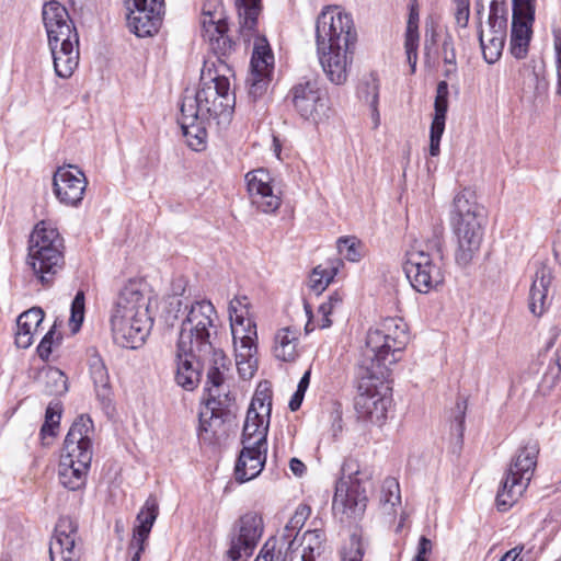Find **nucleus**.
I'll list each match as a JSON object with an SVG mask.
<instances>
[{
  "label": "nucleus",
  "mask_w": 561,
  "mask_h": 561,
  "mask_svg": "<svg viewBox=\"0 0 561 561\" xmlns=\"http://www.w3.org/2000/svg\"><path fill=\"white\" fill-rule=\"evenodd\" d=\"M201 25L204 39L217 56L218 66L211 64L210 67L205 62L201 88L196 92L186 91L182 98L179 123L194 150H201L205 145L208 127L229 123L236 101L227 77L231 69L224 60L234 49L236 43L227 35V18L220 1L204 3Z\"/></svg>",
  "instance_id": "nucleus-1"
},
{
  "label": "nucleus",
  "mask_w": 561,
  "mask_h": 561,
  "mask_svg": "<svg viewBox=\"0 0 561 561\" xmlns=\"http://www.w3.org/2000/svg\"><path fill=\"white\" fill-rule=\"evenodd\" d=\"M178 319L181 320L176 343L179 350L183 353L211 354L213 365L208 370L218 367L224 373L227 357L221 350L213 346V339L217 333V311L214 305L206 299L184 304L182 299L173 297L168 302L165 321L173 327Z\"/></svg>",
  "instance_id": "nucleus-2"
},
{
  "label": "nucleus",
  "mask_w": 561,
  "mask_h": 561,
  "mask_svg": "<svg viewBox=\"0 0 561 561\" xmlns=\"http://www.w3.org/2000/svg\"><path fill=\"white\" fill-rule=\"evenodd\" d=\"M409 340L408 324L401 318L383 319L368 330L357 368L366 374L375 371L379 378L390 375V367L400 360Z\"/></svg>",
  "instance_id": "nucleus-3"
},
{
  "label": "nucleus",
  "mask_w": 561,
  "mask_h": 561,
  "mask_svg": "<svg viewBox=\"0 0 561 561\" xmlns=\"http://www.w3.org/2000/svg\"><path fill=\"white\" fill-rule=\"evenodd\" d=\"M93 431L90 416L81 414L76 417L66 435L58 465V478L60 484L70 491L81 490L87 483L93 456Z\"/></svg>",
  "instance_id": "nucleus-4"
},
{
  "label": "nucleus",
  "mask_w": 561,
  "mask_h": 561,
  "mask_svg": "<svg viewBox=\"0 0 561 561\" xmlns=\"http://www.w3.org/2000/svg\"><path fill=\"white\" fill-rule=\"evenodd\" d=\"M485 209L478 204L473 192L463 190L454 197L450 224L457 238L455 261L469 265L480 250L485 224Z\"/></svg>",
  "instance_id": "nucleus-5"
},
{
  "label": "nucleus",
  "mask_w": 561,
  "mask_h": 561,
  "mask_svg": "<svg viewBox=\"0 0 561 561\" xmlns=\"http://www.w3.org/2000/svg\"><path fill=\"white\" fill-rule=\"evenodd\" d=\"M443 234L444 228L436 226L424 244L407 252L404 273L411 286L421 294L437 289L445 280Z\"/></svg>",
  "instance_id": "nucleus-6"
},
{
  "label": "nucleus",
  "mask_w": 561,
  "mask_h": 561,
  "mask_svg": "<svg viewBox=\"0 0 561 561\" xmlns=\"http://www.w3.org/2000/svg\"><path fill=\"white\" fill-rule=\"evenodd\" d=\"M64 239L56 228L37 224L28 241L27 262L42 285L48 287L65 266Z\"/></svg>",
  "instance_id": "nucleus-7"
},
{
  "label": "nucleus",
  "mask_w": 561,
  "mask_h": 561,
  "mask_svg": "<svg viewBox=\"0 0 561 561\" xmlns=\"http://www.w3.org/2000/svg\"><path fill=\"white\" fill-rule=\"evenodd\" d=\"M539 444L536 440H528L518 448L496 494L500 511L508 510L527 489L537 466Z\"/></svg>",
  "instance_id": "nucleus-8"
},
{
  "label": "nucleus",
  "mask_w": 561,
  "mask_h": 561,
  "mask_svg": "<svg viewBox=\"0 0 561 561\" xmlns=\"http://www.w3.org/2000/svg\"><path fill=\"white\" fill-rule=\"evenodd\" d=\"M376 376L375 371L366 374L362 368H357L358 393L355 398V410L358 417L380 425L387 419L391 399L387 396L389 375L382 374L378 379Z\"/></svg>",
  "instance_id": "nucleus-9"
},
{
  "label": "nucleus",
  "mask_w": 561,
  "mask_h": 561,
  "mask_svg": "<svg viewBox=\"0 0 561 561\" xmlns=\"http://www.w3.org/2000/svg\"><path fill=\"white\" fill-rule=\"evenodd\" d=\"M208 398L206 405L210 410L209 419L199 415L198 437L205 443H213L218 428L231 415L234 399L224 388V374L214 367L208 370L206 387Z\"/></svg>",
  "instance_id": "nucleus-10"
},
{
  "label": "nucleus",
  "mask_w": 561,
  "mask_h": 561,
  "mask_svg": "<svg viewBox=\"0 0 561 561\" xmlns=\"http://www.w3.org/2000/svg\"><path fill=\"white\" fill-rule=\"evenodd\" d=\"M316 43L318 51L355 46L356 31L351 15L337 7H327L316 21Z\"/></svg>",
  "instance_id": "nucleus-11"
},
{
  "label": "nucleus",
  "mask_w": 561,
  "mask_h": 561,
  "mask_svg": "<svg viewBox=\"0 0 561 561\" xmlns=\"http://www.w3.org/2000/svg\"><path fill=\"white\" fill-rule=\"evenodd\" d=\"M354 462L345 461L342 478L335 484L333 511L341 513L346 519L362 517L367 506V494L357 478L358 470H353Z\"/></svg>",
  "instance_id": "nucleus-12"
},
{
  "label": "nucleus",
  "mask_w": 561,
  "mask_h": 561,
  "mask_svg": "<svg viewBox=\"0 0 561 561\" xmlns=\"http://www.w3.org/2000/svg\"><path fill=\"white\" fill-rule=\"evenodd\" d=\"M264 530L263 518L255 512L242 515L229 535L226 561H249Z\"/></svg>",
  "instance_id": "nucleus-13"
},
{
  "label": "nucleus",
  "mask_w": 561,
  "mask_h": 561,
  "mask_svg": "<svg viewBox=\"0 0 561 561\" xmlns=\"http://www.w3.org/2000/svg\"><path fill=\"white\" fill-rule=\"evenodd\" d=\"M152 327V319L147 313L138 317L112 314L111 329L114 342L125 348H138L148 336Z\"/></svg>",
  "instance_id": "nucleus-14"
},
{
  "label": "nucleus",
  "mask_w": 561,
  "mask_h": 561,
  "mask_svg": "<svg viewBox=\"0 0 561 561\" xmlns=\"http://www.w3.org/2000/svg\"><path fill=\"white\" fill-rule=\"evenodd\" d=\"M78 524L69 516L58 519L49 542L51 561H79L81 548L77 545Z\"/></svg>",
  "instance_id": "nucleus-15"
},
{
  "label": "nucleus",
  "mask_w": 561,
  "mask_h": 561,
  "mask_svg": "<svg viewBox=\"0 0 561 561\" xmlns=\"http://www.w3.org/2000/svg\"><path fill=\"white\" fill-rule=\"evenodd\" d=\"M274 56L265 39L255 44L252 58L251 71L247 78L249 96L255 101L261 98L267 89L270 75L273 69Z\"/></svg>",
  "instance_id": "nucleus-16"
},
{
  "label": "nucleus",
  "mask_w": 561,
  "mask_h": 561,
  "mask_svg": "<svg viewBox=\"0 0 561 561\" xmlns=\"http://www.w3.org/2000/svg\"><path fill=\"white\" fill-rule=\"evenodd\" d=\"M72 172L66 167H59L53 176V188L57 199L71 207H77L81 204L87 188V179L84 173L75 168Z\"/></svg>",
  "instance_id": "nucleus-17"
},
{
  "label": "nucleus",
  "mask_w": 561,
  "mask_h": 561,
  "mask_svg": "<svg viewBox=\"0 0 561 561\" xmlns=\"http://www.w3.org/2000/svg\"><path fill=\"white\" fill-rule=\"evenodd\" d=\"M289 95L296 112L304 119L317 122L325 107L323 93L316 81L295 84Z\"/></svg>",
  "instance_id": "nucleus-18"
},
{
  "label": "nucleus",
  "mask_w": 561,
  "mask_h": 561,
  "mask_svg": "<svg viewBox=\"0 0 561 561\" xmlns=\"http://www.w3.org/2000/svg\"><path fill=\"white\" fill-rule=\"evenodd\" d=\"M211 354H202L197 352H181L176 346L175 353V381L185 390H193L197 387L202 369L207 366V370L213 365Z\"/></svg>",
  "instance_id": "nucleus-19"
},
{
  "label": "nucleus",
  "mask_w": 561,
  "mask_h": 561,
  "mask_svg": "<svg viewBox=\"0 0 561 561\" xmlns=\"http://www.w3.org/2000/svg\"><path fill=\"white\" fill-rule=\"evenodd\" d=\"M43 23L48 41L75 38L78 36L73 21L67 8L59 1L50 0L42 9Z\"/></svg>",
  "instance_id": "nucleus-20"
},
{
  "label": "nucleus",
  "mask_w": 561,
  "mask_h": 561,
  "mask_svg": "<svg viewBox=\"0 0 561 561\" xmlns=\"http://www.w3.org/2000/svg\"><path fill=\"white\" fill-rule=\"evenodd\" d=\"M252 203L263 213H274L280 206V198L273 193L271 175L264 169L250 171L245 175Z\"/></svg>",
  "instance_id": "nucleus-21"
},
{
  "label": "nucleus",
  "mask_w": 561,
  "mask_h": 561,
  "mask_svg": "<svg viewBox=\"0 0 561 561\" xmlns=\"http://www.w3.org/2000/svg\"><path fill=\"white\" fill-rule=\"evenodd\" d=\"M318 53L321 66L329 80L334 84L345 83L353 62L354 46H343Z\"/></svg>",
  "instance_id": "nucleus-22"
},
{
  "label": "nucleus",
  "mask_w": 561,
  "mask_h": 561,
  "mask_svg": "<svg viewBox=\"0 0 561 561\" xmlns=\"http://www.w3.org/2000/svg\"><path fill=\"white\" fill-rule=\"evenodd\" d=\"M150 297L145 293V284L137 280L128 282L119 291L112 314L138 317L139 313L149 314Z\"/></svg>",
  "instance_id": "nucleus-23"
},
{
  "label": "nucleus",
  "mask_w": 561,
  "mask_h": 561,
  "mask_svg": "<svg viewBox=\"0 0 561 561\" xmlns=\"http://www.w3.org/2000/svg\"><path fill=\"white\" fill-rule=\"evenodd\" d=\"M55 72L60 78H69L79 64V35L75 38L48 41Z\"/></svg>",
  "instance_id": "nucleus-24"
},
{
  "label": "nucleus",
  "mask_w": 561,
  "mask_h": 561,
  "mask_svg": "<svg viewBox=\"0 0 561 561\" xmlns=\"http://www.w3.org/2000/svg\"><path fill=\"white\" fill-rule=\"evenodd\" d=\"M127 23L130 31L138 37H147L156 34L162 23L164 7L138 5L128 9Z\"/></svg>",
  "instance_id": "nucleus-25"
},
{
  "label": "nucleus",
  "mask_w": 561,
  "mask_h": 561,
  "mask_svg": "<svg viewBox=\"0 0 561 561\" xmlns=\"http://www.w3.org/2000/svg\"><path fill=\"white\" fill-rule=\"evenodd\" d=\"M448 83L439 81L436 87V96L434 101V116L430 128V154L436 157L439 154V144L445 130L446 115L448 111Z\"/></svg>",
  "instance_id": "nucleus-26"
},
{
  "label": "nucleus",
  "mask_w": 561,
  "mask_h": 561,
  "mask_svg": "<svg viewBox=\"0 0 561 561\" xmlns=\"http://www.w3.org/2000/svg\"><path fill=\"white\" fill-rule=\"evenodd\" d=\"M267 446H243L234 468L240 483L256 478L264 468Z\"/></svg>",
  "instance_id": "nucleus-27"
},
{
  "label": "nucleus",
  "mask_w": 561,
  "mask_h": 561,
  "mask_svg": "<svg viewBox=\"0 0 561 561\" xmlns=\"http://www.w3.org/2000/svg\"><path fill=\"white\" fill-rule=\"evenodd\" d=\"M245 320V317L242 314L234 316V318L232 317V319H230L233 343L237 350L236 357L252 358L256 352V324L254 320H248L250 329L247 333L244 331Z\"/></svg>",
  "instance_id": "nucleus-28"
},
{
  "label": "nucleus",
  "mask_w": 561,
  "mask_h": 561,
  "mask_svg": "<svg viewBox=\"0 0 561 561\" xmlns=\"http://www.w3.org/2000/svg\"><path fill=\"white\" fill-rule=\"evenodd\" d=\"M239 34L247 44L257 33L259 16L262 13V0H236Z\"/></svg>",
  "instance_id": "nucleus-29"
},
{
  "label": "nucleus",
  "mask_w": 561,
  "mask_h": 561,
  "mask_svg": "<svg viewBox=\"0 0 561 561\" xmlns=\"http://www.w3.org/2000/svg\"><path fill=\"white\" fill-rule=\"evenodd\" d=\"M534 20L535 15L528 18L518 13V11L516 12V10L513 12L510 49L517 59H524L528 54Z\"/></svg>",
  "instance_id": "nucleus-30"
},
{
  "label": "nucleus",
  "mask_w": 561,
  "mask_h": 561,
  "mask_svg": "<svg viewBox=\"0 0 561 561\" xmlns=\"http://www.w3.org/2000/svg\"><path fill=\"white\" fill-rule=\"evenodd\" d=\"M270 420L255 409H248L242 431L243 446H267Z\"/></svg>",
  "instance_id": "nucleus-31"
},
{
  "label": "nucleus",
  "mask_w": 561,
  "mask_h": 561,
  "mask_svg": "<svg viewBox=\"0 0 561 561\" xmlns=\"http://www.w3.org/2000/svg\"><path fill=\"white\" fill-rule=\"evenodd\" d=\"M551 279L552 275L548 267L540 265L536 270L529 290V310L537 317L541 316L547 309L548 290Z\"/></svg>",
  "instance_id": "nucleus-32"
},
{
  "label": "nucleus",
  "mask_w": 561,
  "mask_h": 561,
  "mask_svg": "<svg viewBox=\"0 0 561 561\" xmlns=\"http://www.w3.org/2000/svg\"><path fill=\"white\" fill-rule=\"evenodd\" d=\"M419 3L417 0H410L409 4V18L407 22L404 48L408 58V62L411 66L412 72L415 71L417 62V48L420 43L419 34Z\"/></svg>",
  "instance_id": "nucleus-33"
},
{
  "label": "nucleus",
  "mask_w": 561,
  "mask_h": 561,
  "mask_svg": "<svg viewBox=\"0 0 561 561\" xmlns=\"http://www.w3.org/2000/svg\"><path fill=\"white\" fill-rule=\"evenodd\" d=\"M299 331L289 327L279 329L274 337V355L283 362L294 360L297 353Z\"/></svg>",
  "instance_id": "nucleus-34"
},
{
  "label": "nucleus",
  "mask_w": 561,
  "mask_h": 561,
  "mask_svg": "<svg viewBox=\"0 0 561 561\" xmlns=\"http://www.w3.org/2000/svg\"><path fill=\"white\" fill-rule=\"evenodd\" d=\"M158 515V501L154 496L150 495L137 514L136 520L138 525L135 526L133 536L139 540H147Z\"/></svg>",
  "instance_id": "nucleus-35"
},
{
  "label": "nucleus",
  "mask_w": 561,
  "mask_h": 561,
  "mask_svg": "<svg viewBox=\"0 0 561 561\" xmlns=\"http://www.w3.org/2000/svg\"><path fill=\"white\" fill-rule=\"evenodd\" d=\"M90 374L94 383L96 397L105 402L110 399L111 387L110 376L107 368L99 355H94L90 358Z\"/></svg>",
  "instance_id": "nucleus-36"
},
{
  "label": "nucleus",
  "mask_w": 561,
  "mask_h": 561,
  "mask_svg": "<svg viewBox=\"0 0 561 561\" xmlns=\"http://www.w3.org/2000/svg\"><path fill=\"white\" fill-rule=\"evenodd\" d=\"M343 265L342 261L336 259L329 261L325 265L320 264L312 270L310 275L309 285L316 294H321L329 284L333 280Z\"/></svg>",
  "instance_id": "nucleus-37"
},
{
  "label": "nucleus",
  "mask_w": 561,
  "mask_h": 561,
  "mask_svg": "<svg viewBox=\"0 0 561 561\" xmlns=\"http://www.w3.org/2000/svg\"><path fill=\"white\" fill-rule=\"evenodd\" d=\"M325 535L321 529L307 530L301 540V561H314L316 554H320Z\"/></svg>",
  "instance_id": "nucleus-38"
},
{
  "label": "nucleus",
  "mask_w": 561,
  "mask_h": 561,
  "mask_svg": "<svg viewBox=\"0 0 561 561\" xmlns=\"http://www.w3.org/2000/svg\"><path fill=\"white\" fill-rule=\"evenodd\" d=\"M61 419V405L59 402H50L45 412V422L41 427V437L44 445H49L48 438L57 435Z\"/></svg>",
  "instance_id": "nucleus-39"
},
{
  "label": "nucleus",
  "mask_w": 561,
  "mask_h": 561,
  "mask_svg": "<svg viewBox=\"0 0 561 561\" xmlns=\"http://www.w3.org/2000/svg\"><path fill=\"white\" fill-rule=\"evenodd\" d=\"M479 42L482 49V55L484 60L488 64H494L499 60L502 55L505 36H499L494 34H490L488 41H484L483 31L480 27L479 30Z\"/></svg>",
  "instance_id": "nucleus-40"
},
{
  "label": "nucleus",
  "mask_w": 561,
  "mask_h": 561,
  "mask_svg": "<svg viewBox=\"0 0 561 561\" xmlns=\"http://www.w3.org/2000/svg\"><path fill=\"white\" fill-rule=\"evenodd\" d=\"M380 503L389 514L394 512L397 505H400V486L394 478L385 479L381 486Z\"/></svg>",
  "instance_id": "nucleus-41"
},
{
  "label": "nucleus",
  "mask_w": 561,
  "mask_h": 561,
  "mask_svg": "<svg viewBox=\"0 0 561 561\" xmlns=\"http://www.w3.org/2000/svg\"><path fill=\"white\" fill-rule=\"evenodd\" d=\"M337 251L350 262H359L365 255V245L355 237H343L337 240Z\"/></svg>",
  "instance_id": "nucleus-42"
},
{
  "label": "nucleus",
  "mask_w": 561,
  "mask_h": 561,
  "mask_svg": "<svg viewBox=\"0 0 561 561\" xmlns=\"http://www.w3.org/2000/svg\"><path fill=\"white\" fill-rule=\"evenodd\" d=\"M379 80L374 73L364 76L357 88L358 98L374 105L379 100Z\"/></svg>",
  "instance_id": "nucleus-43"
},
{
  "label": "nucleus",
  "mask_w": 561,
  "mask_h": 561,
  "mask_svg": "<svg viewBox=\"0 0 561 561\" xmlns=\"http://www.w3.org/2000/svg\"><path fill=\"white\" fill-rule=\"evenodd\" d=\"M44 319V311L39 307H33L21 313L16 320L19 330L34 333Z\"/></svg>",
  "instance_id": "nucleus-44"
},
{
  "label": "nucleus",
  "mask_w": 561,
  "mask_h": 561,
  "mask_svg": "<svg viewBox=\"0 0 561 561\" xmlns=\"http://www.w3.org/2000/svg\"><path fill=\"white\" fill-rule=\"evenodd\" d=\"M364 556V546L360 535L354 533L351 535L347 543L344 545L341 551L343 561H362Z\"/></svg>",
  "instance_id": "nucleus-45"
},
{
  "label": "nucleus",
  "mask_w": 561,
  "mask_h": 561,
  "mask_svg": "<svg viewBox=\"0 0 561 561\" xmlns=\"http://www.w3.org/2000/svg\"><path fill=\"white\" fill-rule=\"evenodd\" d=\"M442 57H443L444 64L446 66H448L444 71V76L449 77L450 75L455 73L457 70L455 44H454V38L450 34H446L443 39Z\"/></svg>",
  "instance_id": "nucleus-46"
},
{
  "label": "nucleus",
  "mask_w": 561,
  "mask_h": 561,
  "mask_svg": "<svg viewBox=\"0 0 561 561\" xmlns=\"http://www.w3.org/2000/svg\"><path fill=\"white\" fill-rule=\"evenodd\" d=\"M311 510L308 505L300 504L285 527V539H289L294 530H299L308 519Z\"/></svg>",
  "instance_id": "nucleus-47"
},
{
  "label": "nucleus",
  "mask_w": 561,
  "mask_h": 561,
  "mask_svg": "<svg viewBox=\"0 0 561 561\" xmlns=\"http://www.w3.org/2000/svg\"><path fill=\"white\" fill-rule=\"evenodd\" d=\"M84 319V293L79 290L71 304V316L70 322L72 324V331L77 332L81 327Z\"/></svg>",
  "instance_id": "nucleus-48"
},
{
  "label": "nucleus",
  "mask_w": 561,
  "mask_h": 561,
  "mask_svg": "<svg viewBox=\"0 0 561 561\" xmlns=\"http://www.w3.org/2000/svg\"><path fill=\"white\" fill-rule=\"evenodd\" d=\"M249 409H255L260 413L264 414V417H266V420H270L272 411V399L266 392L257 389L255 391V394L251 401Z\"/></svg>",
  "instance_id": "nucleus-49"
},
{
  "label": "nucleus",
  "mask_w": 561,
  "mask_h": 561,
  "mask_svg": "<svg viewBox=\"0 0 561 561\" xmlns=\"http://www.w3.org/2000/svg\"><path fill=\"white\" fill-rule=\"evenodd\" d=\"M249 314V301L247 296L234 297L229 304V318L232 319L234 316Z\"/></svg>",
  "instance_id": "nucleus-50"
},
{
  "label": "nucleus",
  "mask_w": 561,
  "mask_h": 561,
  "mask_svg": "<svg viewBox=\"0 0 561 561\" xmlns=\"http://www.w3.org/2000/svg\"><path fill=\"white\" fill-rule=\"evenodd\" d=\"M455 410L454 422L456 423V431L458 432L459 436H462L467 401L465 399L457 400Z\"/></svg>",
  "instance_id": "nucleus-51"
},
{
  "label": "nucleus",
  "mask_w": 561,
  "mask_h": 561,
  "mask_svg": "<svg viewBox=\"0 0 561 561\" xmlns=\"http://www.w3.org/2000/svg\"><path fill=\"white\" fill-rule=\"evenodd\" d=\"M55 334V327H53L42 339L37 346V354L42 359H47L51 353L53 337Z\"/></svg>",
  "instance_id": "nucleus-52"
},
{
  "label": "nucleus",
  "mask_w": 561,
  "mask_h": 561,
  "mask_svg": "<svg viewBox=\"0 0 561 561\" xmlns=\"http://www.w3.org/2000/svg\"><path fill=\"white\" fill-rule=\"evenodd\" d=\"M456 1V21L459 26L466 27L469 21V0Z\"/></svg>",
  "instance_id": "nucleus-53"
},
{
  "label": "nucleus",
  "mask_w": 561,
  "mask_h": 561,
  "mask_svg": "<svg viewBox=\"0 0 561 561\" xmlns=\"http://www.w3.org/2000/svg\"><path fill=\"white\" fill-rule=\"evenodd\" d=\"M334 311L330 309V307H325L322 304L318 308V318L317 323L320 329H327L332 325V320L330 319V316Z\"/></svg>",
  "instance_id": "nucleus-54"
},
{
  "label": "nucleus",
  "mask_w": 561,
  "mask_h": 561,
  "mask_svg": "<svg viewBox=\"0 0 561 561\" xmlns=\"http://www.w3.org/2000/svg\"><path fill=\"white\" fill-rule=\"evenodd\" d=\"M514 10L528 18L535 15L534 0H513V11Z\"/></svg>",
  "instance_id": "nucleus-55"
},
{
  "label": "nucleus",
  "mask_w": 561,
  "mask_h": 561,
  "mask_svg": "<svg viewBox=\"0 0 561 561\" xmlns=\"http://www.w3.org/2000/svg\"><path fill=\"white\" fill-rule=\"evenodd\" d=\"M276 540L271 538L262 547L255 561H273Z\"/></svg>",
  "instance_id": "nucleus-56"
},
{
  "label": "nucleus",
  "mask_w": 561,
  "mask_h": 561,
  "mask_svg": "<svg viewBox=\"0 0 561 561\" xmlns=\"http://www.w3.org/2000/svg\"><path fill=\"white\" fill-rule=\"evenodd\" d=\"M147 540H139L138 538H135L133 536V539L129 542L128 551L131 553L130 560L131 561H139L142 551L145 550V543Z\"/></svg>",
  "instance_id": "nucleus-57"
},
{
  "label": "nucleus",
  "mask_w": 561,
  "mask_h": 561,
  "mask_svg": "<svg viewBox=\"0 0 561 561\" xmlns=\"http://www.w3.org/2000/svg\"><path fill=\"white\" fill-rule=\"evenodd\" d=\"M505 14H506V9H505L504 1H503V0H492V1L490 2V14H489V20H493V19H496V20L504 19V18H506V16H505Z\"/></svg>",
  "instance_id": "nucleus-58"
},
{
  "label": "nucleus",
  "mask_w": 561,
  "mask_h": 561,
  "mask_svg": "<svg viewBox=\"0 0 561 561\" xmlns=\"http://www.w3.org/2000/svg\"><path fill=\"white\" fill-rule=\"evenodd\" d=\"M251 358L237 357V368L240 376L244 379L251 378L254 374V369L250 363Z\"/></svg>",
  "instance_id": "nucleus-59"
},
{
  "label": "nucleus",
  "mask_w": 561,
  "mask_h": 561,
  "mask_svg": "<svg viewBox=\"0 0 561 561\" xmlns=\"http://www.w3.org/2000/svg\"><path fill=\"white\" fill-rule=\"evenodd\" d=\"M490 34L505 36L506 37V27H507V19H493L489 20Z\"/></svg>",
  "instance_id": "nucleus-60"
},
{
  "label": "nucleus",
  "mask_w": 561,
  "mask_h": 561,
  "mask_svg": "<svg viewBox=\"0 0 561 561\" xmlns=\"http://www.w3.org/2000/svg\"><path fill=\"white\" fill-rule=\"evenodd\" d=\"M33 334L32 332H27L24 330H16L15 333V344L20 348H27L33 343Z\"/></svg>",
  "instance_id": "nucleus-61"
},
{
  "label": "nucleus",
  "mask_w": 561,
  "mask_h": 561,
  "mask_svg": "<svg viewBox=\"0 0 561 561\" xmlns=\"http://www.w3.org/2000/svg\"><path fill=\"white\" fill-rule=\"evenodd\" d=\"M432 550H433L432 541L427 537L421 536L419 543H417L415 557L427 558V554H430L432 552Z\"/></svg>",
  "instance_id": "nucleus-62"
},
{
  "label": "nucleus",
  "mask_w": 561,
  "mask_h": 561,
  "mask_svg": "<svg viewBox=\"0 0 561 561\" xmlns=\"http://www.w3.org/2000/svg\"><path fill=\"white\" fill-rule=\"evenodd\" d=\"M524 551V546H516L510 551H507L500 561H524V556H522Z\"/></svg>",
  "instance_id": "nucleus-63"
},
{
  "label": "nucleus",
  "mask_w": 561,
  "mask_h": 561,
  "mask_svg": "<svg viewBox=\"0 0 561 561\" xmlns=\"http://www.w3.org/2000/svg\"><path fill=\"white\" fill-rule=\"evenodd\" d=\"M343 302V295L339 291H334L329 296L328 301L322 302L323 306L330 307L331 310L335 311L341 307Z\"/></svg>",
  "instance_id": "nucleus-64"
}]
</instances>
